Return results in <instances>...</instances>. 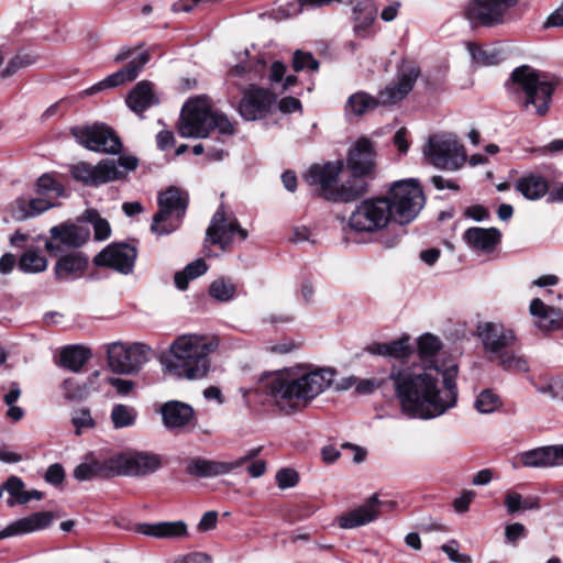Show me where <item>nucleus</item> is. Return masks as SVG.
<instances>
[{
    "instance_id": "39448f33",
    "label": "nucleus",
    "mask_w": 563,
    "mask_h": 563,
    "mask_svg": "<svg viewBox=\"0 0 563 563\" xmlns=\"http://www.w3.org/2000/svg\"><path fill=\"white\" fill-rule=\"evenodd\" d=\"M419 77V69L415 66L405 67L395 84L386 86L379 98L358 91L351 95L345 103L346 115L362 117L377 108L378 104H395L402 100L413 88Z\"/></svg>"
},
{
    "instance_id": "f257e3e1",
    "label": "nucleus",
    "mask_w": 563,
    "mask_h": 563,
    "mask_svg": "<svg viewBox=\"0 0 563 563\" xmlns=\"http://www.w3.org/2000/svg\"><path fill=\"white\" fill-rule=\"evenodd\" d=\"M439 375V372L415 371L409 367L391 369L389 378L405 415L429 420L456 406V366L445 369L441 382Z\"/></svg>"
},
{
    "instance_id": "c85d7f7f",
    "label": "nucleus",
    "mask_w": 563,
    "mask_h": 563,
    "mask_svg": "<svg viewBox=\"0 0 563 563\" xmlns=\"http://www.w3.org/2000/svg\"><path fill=\"white\" fill-rule=\"evenodd\" d=\"M136 531L147 537L176 539L187 534V526L184 521L141 523L136 526Z\"/></svg>"
},
{
    "instance_id": "37998d69",
    "label": "nucleus",
    "mask_w": 563,
    "mask_h": 563,
    "mask_svg": "<svg viewBox=\"0 0 563 563\" xmlns=\"http://www.w3.org/2000/svg\"><path fill=\"white\" fill-rule=\"evenodd\" d=\"M472 60L478 66H492L500 62V53L489 46H482L473 42L466 44Z\"/></svg>"
},
{
    "instance_id": "5701e85b",
    "label": "nucleus",
    "mask_w": 563,
    "mask_h": 563,
    "mask_svg": "<svg viewBox=\"0 0 563 563\" xmlns=\"http://www.w3.org/2000/svg\"><path fill=\"white\" fill-rule=\"evenodd\" d=\"M347 167L355 176L371 175L375 169L374 144L366 137L355 142L349 152Z\"/></svg>"
},
{
    "instance_id": "e433bc0d",
    "label": "nucleus",
    "mask_w": 563,
    "mask_h": 563,
    "mask_svg": "<svg viewBox=\"0 0 563 563\" xmlns=\"http://www.w3.org/2000/svg\"><path fill=\"white\" fill-rule=\"evenodd\" d=\"M111 457L104 461H92L81 463L74 470V476L78 481H90L95 477H114L112 473Z\"/></svg>"
},
{
    "instance_id": "a878e982",
    "label": "nucleus",
    "mask_w": 563,
    "mask_h": 563,
    "mask_svg": "<svg viewBox=\"0 0 563 563\" xmlns=\"http://www.w3.org/2000/svg\"><path fill=\"white\" fill-rule=\"evenodd\" d=\"M500 231L495 228H470L464 234L463 239L475 252L492 253L500 242Z\"/></svg>"
},
{
    "instance_id": "dca6fc26",
    "label": "nucleus",
    "mask_w": 563,
    "mask_h": 563,
    "mask_svg": "<svg viewBox=\"0 0 563 563\" xmlns=\"http://www.w3.org/2000/svg\"><path fill=\"white\" fill-rule=\"evenodd\" d=\"M477 333L485 352L489 354V360L494 358L504 350L512 347L517 340L512 330L506 329L503 324L495 322L481 323L477 327Z\"/></svg>"
},
{
    "instance_id": "f03ea898",
    "label": "nucleus",
    "mask_w": 563,
    "mask_h": 563,
    "mask_svg": "<svg viewBox=\"0 0 563 563\" xmlns=\"http://www.w3.org/2000/svg\"><path fill=\"white\" fill-rule=\"evenodd\" d=\"M332 368L294 366L267 377L265 389L275 405L285 412L307 407L334 382Z\"/></svg>"
},
{
    "instance_id": "b1692460",
    "label": "nucleus",
    "mask_w": 563,
    "mask_h": 563,
    "mask_svg": "<svg viewBox=\"0 0 563 563\" xmlns=\"http://www.w3.org/2000/svg\"><path fill=\"white\" fill-rule=\"evenodd\" d=\"M380 501L377 495L368 497L357 508L343 514L338 518V525L342 529H355L373 522L379 516Z\"/></svg>"
},
{
    "instance_id": "0eeeda50",
    "label": "nucleus",
    "mask_w": 563,
    "mask_h": 563,
    "mask_svg": "<svg viewBox=\"0 0 563 563\" xmlns=\"http://www.w3.org/2000/svg\"><path fill=\"white\" fill-rule=\"evenodd\" d=\"M383 198L388 202L393 222H412L422 210L426 198L417 179H401L389 185Z\"/></svg>"
},
{
    "instance_id": "9d476101",
    "label": "nucleus",
    "mask_w": 563,
    "mask_h": 563,
    "mask_svg": "<svg viewBox=\"0 0 563 563\" xmlns=\"http://www.w3.org/2000/svg\"><path fill=\"white\" fill-rule=\"evenodd\" d=\"M390 209L383 196L368 198L355 206L349 218L351 230L374 233L385 229L390 222Z\"/></svg>"
},
{
    "instance_id": "ddd939ff",
    "label": "nucleus",
    "mask_w": 563,
    "mask_h": 563,
    "mask_svg": "<svg viewBox=\"0 0 563 563\" xmlns=\"http://www.w3.org/2000/svg\"><path fill=\"white\" fill-rule=\"evenodd\" d=\"M113 476H146L162 467L159 455L144 451H125L111 456Z\"/></svg>"
},
{
    "instance_id": "c756f323",
    "label": "nucleus",
    "mask_w": 563,
    "mask_h": 563,
    "mask_svg": "<svg viewBox=\"0 0 563 563\" xmlns=\"http://www.w3.org/2000/svg\"><path fill=\"white\" fill-rule=\"evenodd\" d=\"M158 101V97L153 90V85L145 80L137 82L126 97L129 108L135 113L144 112L157 104Z\"/></svg>"
},
{
    "instance_id": "aec40b11",
    "label": "nucleus",
    "mask_w": 563,
    "mask_h": 563,
    "mask_svg": "<svg viewBox=\"0 0 563 563\" xmlns=\"http://www.w3.org/2000/svg\"><path fill=\"white\" fill-rule=\"evenodd\" d=\"M343 167L344 164L342 161L316 164L307 170L305 178L307 183L316 187L321 195L331 199L334 192L332 187L343 170Z\"/></svg>"
},
{
    "instance_id": "e2e57ef3",
    "label": "nucleus",
    "mask_w": 563,
    "mask_h": 563,
    "mask_svg": "<svg viewBox=\"0 0 563 563\" xmlns=\"http://www.w3.org/2000/svg\"><path fill=\"white\" fill-rule=\"evenodd\" d=\"M290 240L295 243L310 242L314 243V234L310 228L306 225H297L292 229Z\"/></svg>"
},
{
    "instance_id": "09e8293b",
    "label": "nucleus",
    "mask_w": 563,
    "mask_h": 563,
    "mask_svg": "<svg viewBox=\"0 0 563 563\" xmlns=\"http://www.w3.org/2000/svg\"><path fill=\"white\" fill-rule=\"evenodd\" d=\"M35 191L36 195L43 196L54 202L65 194L64 187L48 174L42 175L37 179Z\"/></svg>"
},
{
    "instance_id": "58836bf2",
    "label": "nucleus",
    "mask_w": 563,
    "mask_h": 563,
    "mask_svg": "<svg viewBox=\"0 0 563 563\" xmlns=\"http://www.w3.org/2000/svg\"><path fill=\"white\" fill-rule=\"evenodd\" d=\"M377 15V8L372 0H361L352 10V16L357 33L364 32L372 25Z\"/></svg>"
},
{
    "instance_id": "1a4fd4ad",
    "label": "nucleus",
    "mask_w": 563,
    "mask_h": 563,
    "mask_svg": "<svg viewBox=\"0 0 563 563\" xmlns=\"http://www.w3.org/2000/svg\"><path fill=\"white\" fill-rule=\"evenodd\" d=\"M188 205L187 194L170 187L158 196L159 210L153 216L151 231L157 235L174 232L180 225Z\"/></svg>"
},
{
    "instance_id": "774afa93",
    "label": "nucleus",
    "mask_w": 563,
    "mask_h": 563,
    "mask_svg": "<svg viewBox=\"0 0 563 563\" xmlns=\"http://www.w3.org/2000/svg\"><path fill=\"white\" fill-rule=\"evenodd\" d=\"M174 563H210V558L201 552H192L176 558Z\"/></svg>"
},
{
    "instance_id": "4be33fe9",
    "label": "nucleus",
    "mask_w": 563,
    "mask_h": 563,
    "mask_svg": "<svg viewBox=\"0 0 563 563\" xmlns=\"http://www.w3.org/2000/svg\"><path fill=\"white\" fill-rule=\"evenodd\" d=\"M161 415L164 426L169 430L184 431L194 426L195 410L179 400H169L162 405Z\"/></svg>"
},
{
    "instance_id": "69168bd1",
    "label": "nucleus",
    "mask_w": 563,
    "mask_h": 563,
    "mask_svg": "<svg viewBox=\"0 0 563 563\" xmlns=\"http://www.w3.org/2000/svg\"><path fill=\"white\" fill-rule=\"evenodd\" d=\"M475 492L465 490L463 494L454 499L453 506L456 512L463 514L468 510L470 504L475 497Z\"/></svg>"
},
{
    "instance_id": "f3484780",
    "label": "nucleus",
    "mask_w": 563,
    "mask_h": 563,
    "mask_svg": "<svg viewBox=\"0 0 563 563\" xmlns=\"http://www.w3.org/2000/svg\"><path fill=\"white\" fill-rule=\"evenodd\" d=\"M235 233L241 240L247 238L246 230L242 229L234 218L228 216L221 206L213 214L211 223L207 229V241L211 244H220L224 249L231 243Z\"/></svg>"
},
{
    "instance_id": "a211bd4d",
    "label": "nucleus",
    "mask_w": 563,
    "mask_h": 563,
    "mask_svg": "<svg viewBox=\"0 0 563 563\" xmlns=\"http://www.w3.org/2000/svg\"><path fill=\"white\" fill-rule=\"evenodd\" d=\"M260 452L253 449L249 454L230 462L194 459L187 465V472L197 477H214L225 475L250 462Z\"/></svg>"
},
{
    "instance_id": "2f4dec72",
    "label": "nucleus",
    "mask_w": 563,
    "mask_h": 563,
    "mask_svg": "<svg viewBox=\"0 0 563 563\" xmlns=\"http://www.w3.org/2000/svg\"><path fill=\"white\" fill-rule=\"evenodd\" d=\"M441 340L431 333H424L418 338L417 349L420 360L429 369L441 372L438 361L442 351Z\"/></svg>"
},
{
    "instance_id": "393cba45",
    "label": "nucleus",
    "mask_w": 563,
    "mask_h": 563,
    "mask_svg": "<svg viewBox=\"0 0 563 563\" xmlns=\"http://www.w3.org/2000/svg\"><path fill=\"white\" fill-rule=\"evenodd\" d=\"M529 312L534 325L542 332L563 329V310L545 305L540 298H534L530 302Z\"/></svg>"
},
{
    "instance_id": "5fc2aeb1",
    "label": "nucleus",
    "mask_w": 563,
    "mask_h": 563,
    "mask_svg": "<svg viewBox=\"0 0 563 563\" xmlns=\"http://www.w3.org/2000/svg\"><path fill=\"white\" fill-rule=\"evenodd\" d=\"M35 62V57L25 52H19L12 58H10L1 73L2 77H11L19 70L32 65Z\"/></svg>"
},
{
    "instance_id": "f704fd0d",
    "label": "nucleus",
    "mask_w": 563,
    "mask_h": 563,
    "mask_svg": "<svg viewBox=\"0 0 563 563\" xmlns=\"http://www.w3.org/2000/svg\"><path fill=\"white\" fill-rule=\"evenodd\" d=\"M53 239L59 240L67 246H80L90 236V230L77 224H63L51 229Z\"/></svg>"
},
{
    "instance_id": "72a5a7b5",
    "label": "nucleus",
    "mask_w": 563,
    "mask_h": 563,
    "mask_svg": "<svg viewBox=\"0 0 563 563\" xmlns=\"http://www.w3.org/2000/svg\"><path fill=\"white\" fill-rule=\"evenodd\" d=\"M56 203L43 196L34 198H19L13 205V217L16 220H24L36 217L42 212L55 207Z\"/></svg>"
},
{
    "instance_id": "3c124183",
    "label": "nucleus",
    "mask_w": 563,
    "mask_h": 563,
    "mask_svg": "<svg viewBox=\"0 0 563 563\" xmlns=\"http://www.w3.org/2000/svg\"><path fill=\"white\" fill-rule=\"evenodd\" d=\"M81 218L92 224L96 240L103 241L110 236V224L106 219L100 217L97 210L88 209L84 212Z\"/></svg>"
},
{
    "instance_id": "8fccbe9b",
    "label": "nucleus",
    "mask_w": 563,
    "mask_h": 563,
    "mask_svg": "<svg viewBox=\"0 0 563 563\" xmlns=\"http://www.w3.org/2000/svg\"><path fill=\"white\" fill-rule=\"evenodd\" d=\"M505 506L508 512L514 514L519 510H532L539 508V498L534 496H528L523 498L518 493H509L505 499Z\"/></svg>"
},
{
    "instance_id": "f8f14e48",
    "label": "nucleus",
    "mask_w": 563,
    "mask_h": 563,
    "mask_svg": "<svg viewBox=\"0 0 563 563\" xmlns=\"http://www.w3.org/2000/svg\"><path fill=\"white\" fill-rule=\"evenodd\" d=\"M107 354L108 365L112 372L132 375L151 360L152 350L144 343L113 342L108 345Z\"/></svg>"
},
{
    "instance_id": "c9c22d12",
    "label": "nucleus",
    "mask_w": 563,
    "mask_h": 563,
    "mask_svg": "<svg viewBox=\"0 0 563 563\" xmlns=\"http://www.w3.org/2000/svg\"><path fill=\"white\" fill-rule=\"evenodd\" d=\"M516 189L529 200H538L549 191L545 178L534 174L526 175L516 183Z\"/></svg>"
},
{
    "instance_id": "4d7b16f0",
    "label": "nucleus",
    "mask_w": 563,
    "mask_h": 563,
    "mask_svg": "<svg viewBox=\"0 0 563 563\" xmlns=\"http://www.w3.org/2000/svg\"><path fill=\"white\" fill-rule=\"evenodd\" d=\"M292 68L296 71H300L303 69L314 71L319 68V62L314 59V57L310 53L297 51L294 54Z\"/></svg>"
},
{
    "instance_id": "13d9d810",
    "label": "nucleus",
    "mask_w": 563,
    "mask_h": 563,
    "mask_svg": "<svg viewBox=\"0 0 563 563\" xmlns=\"http://www.w3.org/2000/svg\"><path fill=\"white\" fill-rule=\"evenodd\" d=\"M441 550L449 556L453 563H472L473 560L468 554L460 553L457 550V542L450 541L441 547Z\"/></svg>"
},
{
    "instance_id": "7ed1b4c3",
    "label": "nucleus",
    "mask_w": 563,
    "mask_h": 563,
    "mask_svg": "<svg viewBox=\"0 0 563 563\" xmlns=\"http://www.w3.org/2000/svg\"><path fill=\"white\" fill-rule=\"evenodd\" d=\"M218 346L216 336L183 334L161 353L158 362L164 374L178 379L200 380L208 376L211 367L209 356Z\"/></svg>"
},
{
    "instance_id": "6e6d98bb",
    "label": "nucleus",
    "mask_w": 563,
    "mask_h": 563,
    "mask_svg": "<svg viewBox=\"0 0 563 563\" xmlns=\"http://www.w3.org/2000/svg\"><path fill=\"white\" fill-rule=\"evenodd\" d=\"M71 423L76 428L77 434H80L85 429L93 428L96 424L90 410L87 408L76 409L71 415Z\"/></svg>"
},
{
    "instance_id": "338daca9",
    "label": "nucleus",
    "mask_w": 563,
    "mask_h": 563,
    "mask_svg": "<svg viewBox=\"0 0 563 563\" xmlns=\"http://www.w3.org/2000/svg\"><path fill=\"white\" fill-rule=\"evenodd\" d=\"M108 383L115 388L119 395L126 396L129 395L133 388L134 383L132 380L122 379L118 377L108 378Z\"/></svg>"
},
{
    "instance_id": "0e129e2a",
    "label": "nucleus",
    "mask_w": 563,
    "mask_h": 563,
    "mask_svg": "<svg viewBox=\"0 0 563 563\" xmlns=\"http://www.w3.org/2000/svg\"><path fill=\"white\" fill-rule=\"evenodd\" d=\"M296 347V344L291 340L284 339L278 343H269L266 350L272 354L285 355L291 353Z\"/></svg>"
},
{
    "instance_id": "c03bdc74",
    "label": "nucleus",
    "mask_w": 563,
    "mask_h": 563,
    "mask_svg": "<svg viewBox=\"0 0 563 563\" xmlns=\"http://www.w3.org/2000/svg\"><path fill=\"white\" fill-rule=\"evenodd\" d=\"M208 269L206 262L201 258H198L175 274L174 280L175 285L178 289L185 290L188 287L190 280L203 275Z\"/></svg>"
},
{
    "instance_id": "cd10ccee",
    "label": "nucleus",
    "mask_w": 563,
    "mask_h": 563,
    "mask_svg": "<svg viewBox=\"0 0 563 563\" xmlns=\"http://www.w3.org/2000/svg\"><path fill=\"white\" fill-rule=\"evenodd\" d=\"M515 468H544L554 466L553 445L540 446L532 450L523 451L515 455L512 460Z\"/></svg>"
},
{
    "instance_id": "680f3d73",
    "label": "nucleus",
    "mask_w": 563,
    "mask_h": 563,
    "mask_svg": "<svg viewBox=\"0 0 563 563\" xmlns=\"http://www.w3.org/2000/svg\"><path fill=\"white\" fill-rule=\"evenodd\" d=\"M207 153L213 159H222L224 156V151L221 147H216L211 144L210 141H207L203 144H196L192 147V153L195 155H200L202 153Z\"/></svg>"
},
{
    "instance_id": "052dcab7",
    "label": "nucleus",
    "mask_w": 563,
    "mask_h": 563,
    "mask_svg": "<svg viewBox=\"0 0 563 563\" xmlns=\"http://www.w3.org/2000/svg\"><path fill=\"white\" fill-rule=\"evenodd\" d=\"M65 397L69 400L81 399L87 396V390L74 379H66L63 383Z\"/></svg>"
},
{
    "instance_id": "bb28decb",
    "label": "nucleus",
    "mask_w": 563,
    "mask_h": 563,
    "mask_svg": "<svg viewBox=\"0 0 563 563\" xmlns=\"http://www.w3.org/2000/svg\"><path fill=\"white\" fill-rule=\"evenodd\" d=\"M53 520L49 511L34 512L27 517L20 518L10 523L0 532V540L16 534L31 533L47 528Z\"/></svg>"
},
{
    "instance_id": "2eb2a0df",
    "label": "nucleus",
    "mask_w": 563,
    "mask_h": 563,
    "mask_svg": "<svg viewBox=\"0 0 563 563\" xmlns=\"http://www.w3.org/2000/svg\"><path fill=\"white\" fill-rule=\"evenodd\" d=\"M512 0H471L465 15L473 25L494 26L503 23Z\"/></svg>"
},
{
    "instance_id": "4468645a",
    "label": "nucleus",
    "mask_w": 563,
    "mask_h": 563,
    "mask_svg": "<svg viewBox=\"0 0 563 563\" xmlns=\"http://www.w3.org/2000/svg\"><path fill=\"white\" fill-rule=\"evenodd\" d=\"M76 141L92 152L119 154L122 143L111 128L106 124L74 126L70 129Z\"/></svg>"
},
{
    "instance_id": "9b49d317",
    "label": "nucleus",
    "mask_w": 563,
    "mask_h": 563,
    "mask_svg": "<svg viewBox=\"0 0 563 563\" xmlns=\"http://www.w3.org/2000/svg\"><path fill=\"white\" fill-rule=\"evenodd\" d=\"M423 153L430 164L446 170H457L466 161L464 147L453 134L430 136Z\"/></svg>"
},
{
    "instance_id": "6e6552de",
    "label": "nucleus",
    "mask_w": 563,
    "mask_h": 563,
    "mask_svg": "<svg viewBox=\"0 0 563 563\" xmlns=\"http://www.w3.org/2000/svg\"><path fill=\"white\" fill-rule=\"evenodd\" d=\"M139 161L134 156H121L118 159L104 158L92 165L79 162L70 167L73 178L86 186L100 185L122 179L126 172L134 170Z\"/></svg>"
},
{
    "instance_id": "473e14b6",
    "label": "nucleus",
    "mask_w": 563,
    "mask_h": 563,
    "mask_svg": "<svg viewBox=\"0 0 563 563\" xmlns=\"http://www.w3.org/2000/svg\"><path fill=\"white\" fill-rule=\"evenodd\" d=\"M367 351L373 355L405 360L411 355L413 350L409 336L404 335L390 342L373 343L367 346Z\"/></svg>"
},
{
    "instance_id": "4c0bfd02",
    "label": "nucleus",
    "mask_w": 563,
    "mask_h": 563,
    "mask_svg": "<svg viewBox=\"0 0 563 563\" xmlns=\"http://www.w3.org/2000/svg\"><path fill=\"white\" fill-rule=\"evenodd\" d=\"M91 353L87 347L69 345L64 347L59 354V365L71 371L79 372L90 358Z\"/></svg>"
},
{
    "instance_id": "a19ab883",
    "label": "nucleus",
    "mask_w": 563,
    "mask_h": 563,
    "mask_svg": "<svg viewBox=\"0 0 563 563\" xmlns=\"http://www.w3.org/2000/svg\"><path fill=\"white\" fill-rule=\"evenodd\" d=\"M363 176H355L345 183H343L340 188L335 192L331 199L341 200V201H352L360 196L364 195L367 191V185L362 179Z\"/></svg>"
},
{
    "instance_id": "864d4df0",
    "label": "nucleus",
    "mask_w": 563,
    "mask_h": 563,
    "mask_svg": "<svg viewBox=\"0 0 563 563\" xmlns=\"http://www.w3.org/2000/svg\"><path fill=\"white\" fill-rule=\"evenodd\" d=\"M501 406V400L489 389L482 390L475 399L474 407L475 409L484 415L492 413L499 409Z\"/></svg>"
},
{
    "instance_id": "de8ad7c7",
    "label": "nucleus",
    "mask_w": 563,
    "mask_h": 563,
    "mask_svg": "<svg viewBox=\"0 0 563 563\" xmlns=\"http://www.w3.org/2000/svg\"><path fill=\"white\" fill-rule=\"evenodd\" d=\"M536 390L552 400H563V380L552 377H540L532 382Z\"/></svg>"
},
{
    "instance_id": "603ef678",
    "label": "nucleus",
    "mask_w": 563,
    "mask_h": 563,
    "mask_svg": "<svg viewBox=\"0 0 563 563\" xmlns=\"http://www.w3.org/2000/svg\"><path fill=\"white\" fill-rule=\"evenodd\" d=\"M236 292L235 285L228 279L218 278L213 280L209 287V295L221 302L230 301Z\"/></svg>"
},
{
    "instance_id": "a18cd8bd",
    "label": "nucleus",
    "mask_w": 563,
    "mask_h": 563,
    "mask_svg": "<svg viewBox=\"0 0 563 563\" xmlns=\"http://www.w3.org/2000/svg\"><path fill=\"white\" fill-rule=\"evenodd\" d=\"M490 361H495L504 369L509 372H527L529 365L527 360L515 351L506 349Z\"/></svg>"
},
{
    "instance_id": "20e7f679",
    "label": "nucleus",
    "mask_w": 563,
    "mask_h": 563,
    "mask_svg": "<svg viewBox=\"0 0 563 563\" xmlns=\"http://www.w3.org/2000/svg\"><path fill=\"white\" fill-rule=\"evenodd\" d=\"M212 129H217L222 135L234 133L229 119L222 113L213 112L206 98L185 103L178 122V132L183 137H206Z\"/></svg>"
},
{
    "instance_id": "bf43d9fd",
    "label": "nucleus",
    "mask_w": 563,
    "mask_h": 563,
    "mask_svg": "<svg viewBox=\"0 0 563 563\" xmlns=\"http://www.w3.org/2000/svg\"><path fill=\"white\" fill-rule=\"evenodd\" d=\"M276 481L282 489L294 487L298 482V474L291 468H283L277 472Z\"/></svg>"
},
{
    "instance_id": "7c9ffc66",
    "label": "nucleus",
    "mask_w": 563,
    "mask_h": 563,
    "mask_svg": "<svg viewBox=\"0 0 563 563\" xmlns=\"http://www.w3.org/2000/svg\"><path fill=\"white\" fill-rule=\"evenodd\" d=\"M88 266V258L81 253H70L60 257L55 265V276L60 280H70L82 275Z\"/></svg>"
},
{
    "instance_id": "412c9836",
    "label": "nucleus",
    "mask_w": 563,
    "mask_h": 563,
    "mask_svg": "<svg viewBox=\"0 0 563 563\" xmlns=\"http://www.w3.org/2000/svg\"><path fill=\"white\" fill-rule=\"evenodd\" d=\"M275 97L263 88H251L240 102L239 111L247 121L264 118L269 110Z\"/></svg>"
},
{
    "instance_id": "6ab92c4d",
    "label": "nucleus",
    "mask_w": 563,
    "mask_h": 563,
    "mask_svg": "<svg viewBox=\"0 0 563 563\" xmlns=\"http://www.w3.org/2000/svg\"><path fill=\"white\" fill-rule=\"evenodd\" d=\"M136 258V251L129 244H111L101 251L95 258L97 266H106L114 271L129 274Z\"/></svg>"
},
{
    "instance_id": "423d86ee",
    "label": "nucleus",
    "mask_w": 563,
    "mask_h": 563,
    "mask_svg": "<svg viewBox=\"0 0 563 563\" xmlns=\"http://www.w3.org/2000/svg\"><path fill=\"white\" fill-rule=\"evenodd\" d=\"M508 87L514 92H523L526 108L533 106L538 115L548 113L554 86L545 75L523 65L512 71Z\"/></svg>"
},
{
    "instance_id": "ea45409f",
    "label": "nucleus",
    "mask_w": 563,
    "mask_h": 563,
    "mask_svg": "<svg viewBox=\"0 0 563 563\" xmlns=\"http://www.w3.org/2000/svg\"><path fill=\"white\" fill-rule=\"evenodd\" d=\"M135 79L134 68L124 66L118 71L109 75L103 80L88 88L85 93L86 95H95L104 89L115 88L125 82L132 81Z\"/></svg>"
},
{
    "instance_id": "79ce46f5",
    "label": "nucleus",
    "mask_w": 563,
    "mask_h": 563,
    "mask_svg": "<svg viewBox=\"0 0 563 563\" xmlns=\"http://www.w3.org/2000/svg\"><path fill=\"white\" fill-rule=\"evenodd\" d=\"M139 412L133 406L124 404L113 405L110 412V421L114 429L133 427L137 420Z\"/></svg>"
},
{
    "instance_id": "49530a36",
    "label": "nucleus",
    "mask_w": 563,
    "mask_h": 563,
    "mask_svg": "<svg viewBox=\"0 0 563 563\" xmlns=\"http://www.w3.org/2000/svg\"><path fill=\"white\" fill-rule=\"evenodd\" d=\"M19 268L27 274H36L47 268V261L38 250L25 251L19 261Z\"/></svg>"
}]
</instances>
